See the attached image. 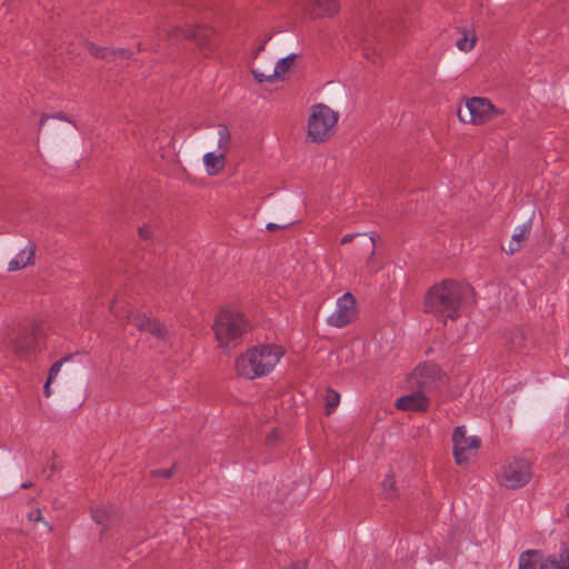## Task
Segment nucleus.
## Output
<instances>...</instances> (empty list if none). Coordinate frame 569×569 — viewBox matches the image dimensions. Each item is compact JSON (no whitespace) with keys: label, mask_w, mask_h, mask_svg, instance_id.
Here are the masks:
<instances>
[{"label":"nucleus","mask_w":569,"mask_h":569,"mask_svg":"<svg viewBox=\"0 0 569 569\" xmlns=\"http://www.w3.org/2000/svg\"><path fill=\"white\" fill-rule=\"evenodd\" d=\"M471 291V287L467 283L443 280L426 293L425 311L446 323L448 319L453 320L459 317L460 307Z\"/></svg>","instance_id":"f257e3e1"},{"label":"nucleus","mask_w":569,"mask_h":569,"mask_svg":"<svg viewBox=\"0 0 569 569\" xmlns=\"http://www.w3.org/2000/svg\"><path fill=\"white\" fill-rule=\"evenodd\" d=\"M283 356L281 347L260 345L247 350L236 360V370L246 379H256L269 375Z\"/></svg>","instance_id":"f03ea898"},{"label":"nucleus","mask_w":569,"mask_h":569,"mask_svg":"<svg viewBox=\"0 0 569 569\" xmlns=\"http://www.w3.org/2000/svg\"><path fill=\"white\" fill-rule=\"evenodd\" d=\"M249 328L248 319L242 312L229 309L217 315L212 327L219 346L222 348L236 347Z\"/></svg>","instance_id":"7ed1b4c3"},{"label":"nucleus","mask_w":569,"mask_h":569,"mask_svg":"<svg viewBox=\"0 0 569 569\" xmlns=\"http://www.w3.org/2000/svg\"><path fill=\"white\" fill-rule=\"evenodd\" d=\"M531 463L529 460L518 457L506 459L497 473L498 483L506 489H519L531 479Z\"/></svg>","instance_id":"20e7f679"},{"label":"nucleus","mask_w":569,"mask_h":569,"mask_svg":"<svg viewBox=\"0 0 569 569\" xmlns=\"http://www.w3.org/2000/svg\"><path fill=\"white\" fill-rule=\"evenodd\" d=\"M337 122V112L323 104L313 106L308 120V137L313 142H323L330 138Z\"/></svg>","instance_id":"39448f33"},{"label":"nucleus","mask_w":569,"mask_h":569,"mask_svg":"<svg viewBox=\"0 0 569 569\" xmlns=\"http://www.w3.org/2000/svg\"><path fill=\"white\" fill-rule=\"evenodd\" d=\"M43 339L44 333L40 326L24 327L12 340V350L19 359H28L41 350Z\"/></svg>","instance_id":"423d86ee"},{"label":"nucleus","mask_w":569,"mask_h":569,"mask_svg":"<svg viewBox=\"0 0 569 569\" xmlns=\"http://www.w3.org/2000/svg\"><path fill=\"white\" fill-rule=\"evenodd\" d=\"M501 111L487 98L473 97L467 100L466 108L458 110L460 121L465 123L482 124L500 116Z\"/></svg>","instance_id":"0eeeda50"},{"label":"nucleus","mask_w":569,"mask_h":569,"mask_svg":"<svg viewBox=\"0 0 569 569\" xmlns=\"http://www.w3.org/2000/svg\"><path fill=\"white\" fill-rule=\"evenodd\" d=\"M452 455L458 466H467L477 456L481 440L477 436H467L465 426H458L452 432Z\"/></svg>","instance_id":"6e6552de"},{"label":"nucleus","mask_w":569,"mask_h":569,"mask_svg":"<svg viewBox=\"0 0 569 569\" xmlns=\"http://www.w3.org/2000/svg\"><path fill=\"white\" fill-rule=\"evenodd\" d=\"M442 380L440 369L433 363L418 366L408 377L407 382L410 390L421 391L428 396L429 392L438 388Z\"/></svg>","instance_id":"1a4fd4ad"},{"label":"nucleus","mask_w":569,"mask_h":569,"mask_svg":"<svg viewBox=\"0 0 569 569\" xmlns=\"http://www.w3.org/2000/svg\"><path fill=\"white\" fill-rule=\"evenodd\" d=\"M159 36L166 37H174V38H183V39H192L197 46L203 51V54L207 57L210 52L213 51V42L211 40L213 36V31L209 28H192L189 27L187 29L176 27L169 31L162 30Z\"/></svg>","instance_id":"9d476101"},{"label":"nucleus","mask_w":569,"mask_h":569,"mask_svg":"<svg viewBox=\"0 0 569 569\" xmlns=\"http://www.w3.org/2000/svg\"><path fill=\"white\" fill-rule=\"evenodd\" d=\"M111 311L117 318H123L127 322H131L138 330L148 331L158 339H166L168 336L167 327L152 318L147 317L143 313L127 311L124 316L119 315L114 307H111Z\"/></svg>","instance_id":"9b49d317"},{"label":"nucleus","mask_w":569,"mask_h":569,"mask_svg":"<svg viewBox=\"0 0 569 569\" xmlns=\"http://www.w3.org/2000/svg\"><path fill=\"white\" fill-rule=\"evenodd\" d=\"M356 299L350 292H346L337 300L335 311L328 317L327 322L336 328H342L356 319Z\"/></svg>","instance_id":"f8f14e48"},{"label":"nucleus","mask_w":569,"mask_h":569,"mask_svg":"<svg viewBox=\"0 0 569 569\" xmlns=\"http://www.w3.org/2000/svg\"><path fill=\"white\" fill-rule=\"evenodd\" d=\"M398 410L426 412L430 406L428 396L421 391L411 390L409 393L398 398L395 403Z\"/></svg>","instance_id":"ddd939ff"},{"label":"nucleus","mask_w":569,"mask_h":569,"mask_svg":"<svg viewBox=\"0 0 569 569\" xmlns=\"http://www.w3.org/2000/svg\"><path fill=\"white\" fill-rule=\"evenodd\" d=\"M531 340L528 336V331L522 328H517L508 333L507 345L510 351L515 353H522L528 349Z\"/></svg>","instance_id":"4468645a"},{"label":"nucleus","mask_w":569,"mask_h":569,"mask_svg":"<svg viewBox=\"0 0 569 569\" xmlns=\"http://www.w3.org/2000/svg\"><path fill=\"white\" fill-rule=\"evenodd\" d=\"M540 569H569V548L562 546L558 553L549 555L541 560Z\"/></svg>","instance_id":"2eb2a0df"},{"label":"nucleus","mask_w":569,"mask_h":569,"mask_svg":"<svg viewBox=\"0 0 569 569\" xmlns=\"http://www.w3.org/2000/svg\"><path fill=\"white\" fill-rule=\"evenodd\" d=\"M531 222L530 220L518 226L509 241L508 248L505 249L507 253L513 254L522 248V243L526 241L530 233Z\"/></svg>","instance_id":"dca6fc26"},{"label":"nucleus","mask_w":569,"mask_h":569,"mask_svg":"<svg viewBox=\"0 0 569 569\" xmlns=\"http://www.w3.org/2000/svg\"><path fill=\"white\" fill-rule=\"evenodd\" d=\"M34 252V244L29 243L24 249L17 253L16 257L9 262L8 271H17L32 263Z\"/></svg>","instance_id":"f3484780"},{"label":"nucleus","mask_w":569,"mask_h":569,"mask_svg":"<svg viewBox=\"0 0 569 569\" xmlns=\"http://www.w3.org/2000/svg\"><path fill=\"white\" fill-rule=\"evenodd\" d=\"M203 163L208 174L216 176L220 173L224 168L226 154L224 152H208L203 156Z\"/></svg>","instance_id":"a211bd4d"},{"label":"nucleus","mask_w":569,"mask_h":569,"mask_svg":"<svg viewBox=\"0 0 569 569\" xmlns=\"http://www.w3.org/2000/svg\"><path fill=\"white\" fill-rule=\"evenodd\" d=\"M355 238L360 239L358 246L361 250L369 252L370 257L373 256L375 250H376L375 239L372 237H368L367 233L345 234L341 239V244L350 243Z\"/></svg>","instance_id":"6ab92c4d"},{"label":"nucleus","mask_w":569,"mask_h":569,"mask_svg":"<svg viewBox=\"0 0 569 569\" xmlns=\"http://www.w3.org/2000/svg\"><path fill=\"white\" fill-rule=\"evenodd\" d=\"M339 8L337 0H317L311 13L315 17L332 16L339 11Z\"/></svg>","instance_id":"aec40b11"},{"label":"nucleus","mask_w":569,"mask_h":569,"mask_svg":"<svg viewBox=\"0 0 569 569\" xmlns=\"http://www.w3.org/2000/svg\"><path fill=\"white\" fill-rule=\"evenodd\" d=\"M88 50L90 51V53L92 56H94L97 58H102V59L116 60L117 56H121L123 58L128 57L127 51L124 49L113 50V49H109V48H102V47L96 46L93 43L89 44Z\"/></svg>","instance_id":"412c9836"},{"label":"nucleus","mask_w":569,"mask_h":569,"mask_svg":"<svg viewBox=\"0 0 569 569\" xmlns=\"http://www.w3.org/2000/svg\"><path fill=\"white\" fill-rule=\"evenodd\" d=\"M539 556L540 555L537 550H527L522 552L519 557L518 569H536Z\"/></svg>","instance_id":"4be33fe9"},{"label":"nucleus","mask_w":569,"mask_h":569,"mask_svg":"<svg viewBox=\"0 0 569 569\" xmlns=\"http://www.w3.org/2000/svg\"><path fill=\"white\" fill-rule=\"evenodd\" d=\"M295 58H296V56L291 54V56H288L286 58L278 60L276 66L272 68L271 76H276L277 79H281L290 69Z\"/></svg>","instance_id":"5701e85b"},{"label":"nucleus","mask_w":569,"mask_h":569,"mask_svg":"<svg viewBox=\"0 0 569 569\" xmlns=\"http://www.w3.org/2000/svg\"><path fill=\"white\" fill-rule=\"evenodd\" d=\"M477 38L473 31H465L462 37L456 42L459 50L463 52L470 51L476 44Z\"/></svg>","instance_id":"b1692460"},{"label":"nucleus","mask_w":569,"mask_h":569,"mask_svg":"<svg viewBox=\"0 0 569 569\" xmlns=\"http://www.w3.org/2000/svg\"><path fill=\"white\" fill-rule=\"evenodd\" d=\"M325 401H326V405H325L326 415L329 416L338 407V405L340 402V395L337 391H335L333 389H328L326 391Z\"/></svg>","instance_id":"393cba45"},{"label":"nucleus","mask_w":569,"mask_h":569,"mask_svg":"<svg viewBox=\"0 0 569 569\" xmlns=\"http://www.w3.org/2000/svg\"><path fill=\"white\" fill-rule=\"evenodd\" d=\"M230 131L226 124H219L218 126V147L221 150V152H227L228 144L230 141Z\"/></svg>","instance_id":"a878e982"},{"label":"nucleus","mask_w":569,"mask_h":569,"mask_svg":"<svg viewBox=\"0 0 569 569\" xmlns=\"http://www.w3.org/2000/svg\"><path fill=\"white\" fill-rule=\"evenodd\" d=\"M91 517L94 522L98 525H106L109 521L110 515L109 511L104 508H96L91 511Z\"/></svg>","instance_id":"bb28decb"},{"label":"nucleus","mask_w":569,"mask_h":569,"mask_svg":"<svg viewBox=\"0 0 569 569\" xmlns=\"http://www.w3.org/2000/svg\"><path fill=\"white\" fill-rule=\"evenodd\" d=\"M252 74L258 82H272L277 80L276 76L272 74V68L268 71H261L259 68L252 69Z\"/></svg>","instance_id":"cd10ccee"},{"label":"nucleus","mask_w":569,"mask_h":569,"mask_svg":"<svg viewBox=\"0 0 569 569\" xmlns=\"http://www.w3.org/2000/svg\"><path fill=\"white\" fill-rule=\"evenodd\" d=\"M71 358H72V356H66V357H63L62 359H60V360L56 361V362L51 366V368H50V370H49V375H48V382H52V381L56 379V377H57V376H58V373L60 372L61 367L63 366V363H64V362L70 361V360H71Z\"/></svg>","instance_id":"c85d7f7f"},{"label":"nucleus","mask_w":569,"mask_h":569,"mask_svg":"<svg viewBox=\"0 0 569 569\" xmlns=\"http://www.w3.org/2000/svg\"><path fill=\"white\" fill-rule=\"evenodd\" d=\"M396 481L393 476L387 475L386 478L381 482L382 492L386 497H391L395 492Z\"/></svg>","instance_id":"c756f323"},{"label":"nucleus","mask_w":569,"mask_h":569,"mask_svg":"<svg viewBox=\"0 0 569 569\" xmlns=\"http://www.w3.org/2000/svg\"><path fill=\"white\" fill-rule=\"evenodd\" d=\"M174 469H176V463L172 465V467L168 468V469H162V470H152L151 471V475L153 477H162V478H170L172 477L173 472H174Z\"/></svg>","instance_id":"7c9ffc66"},{"label":"nucleus","mask_w":569,"mask_h":569,"mask_svg":"<svg viewBox=\"0 0 569 569\" xmlns=\"http://www.w3.org/2000/svg\"><path fill=\"white\" fill-rule=\"evenodd\" d=\"M49 118H57L64 121H70L62 112L56 113L54 116L42 114L39 122V129H41Z\"/></svg>","instance_id":"2f4dec72"},{"label":"nucleus","mask_w":569,"mask_h":569,"mask_svg":"<svg viewBox=\"0 0 569 569\" xmlns=\"http://www.w3.org/2000/svg\"><path fill=\"white\" fill-rule=\"evenodd\" d=\"M28 518H29L30 521H36V522L43 521V517L41 515V510L40 509H36L34 511L30 512L28 515Z\"/></svg>","instance_id":"473e14b6"},{"label":"nucleus","mask_w":569,"mask_h":569,"mask_svg":"<svg viewBox=\"0 0 569 569\" xmlns=\"http://www.w3.org/2000/svg\"><path fill=\"white\" fill-rule=\"evenodd\" d=\"M290 224H291V222H288V223L282 224V226L277 224V223H273V222H269V223H267V227H266V228H267V230H269V231H276V230H278V229H283V228H286V227H288V226H290Z\"/></svg>","instance_id":"72a5a7b5"},{"label":"nucleus","mask_w":569,"mask_h":569,"mask_svg":"<svg viewBox=\"0 0 569 569\" xmlns=\"http://www.w3.org/2000/svg\"><path fill=\"white\" fill-rule=\"evenodd\" d=\"M139 234L143 239H149L151 234V230L148 226H142L139 228Z\"/></svg>","instance_id":"f704fd0d"},{"label":"nucleus","mask_w":569,"mask_h":569,"mask_svg":"<svg viewBox=\"0 0 569 569\" xmlns=\"http://www.w3.org/2000/svg\"><path fill=\"white\" fill-rule=\"evenodd\" d=\"M277 439H278V436H277V432L276 431H271L270 433H268V436L266 437V442L271 446L273 443L277 442Z\"/></svg>","instance_id":"c9c22d12"},{"label":"nucleus","mask_w":569,"mask_h":569,"mask_svg":"<svg viewBox=\"0 0 569 569\" xmlns=\"http://www.w3.org/2000/svg\"><path fill=\"white\" fill-rule=\"evenodd\" d=\"M286 569H307V565L305 562H296Z\"/></svg>","instance_id":"e433bc0d"},{"label":"nucleus","mask_w":569,"mask_h":569,"mask_svg":"<svg viewBox=\"0 0 569 569\" xmlns=\"http://www.w3.org/2000/svg\"><path fill=\"white\" fill-rule=\"evenodd\" d=\"M52 382H48V380L46 381L44 386H43V393L46 397H50L51 396V389H50V385Z\"/></svg>","instance_id":"4c0bfd02"},{"label":"nucleus","mask_w":569,"mask_h":569,"mask_svg":"<svg viewBox=\"0 0 569 569\" xmlns=\"http://www.w3.org/2000/svg\"><path fill=\"white\" fill-rule=\"evenodd\" d=\"M357 36L360 38V40H361L362 42H365V43H369V38L371 37V31H370V32H368V33H366V34H360V33H359V34H357Z\"/></svg>","instance_id":"58836bf2"},{"label":"nucleus","mask_w":569,"mask_h":569,"mask_svg":"<svg viewBox=\"0 0 569 569\" xmlns=\"http://www.w3.org/2000/svg\"><path fill=\"white\" fill-rule=\"evenodd\" d=\"M30 486H31V483H23V485H22V488H24V489H26V488H29Z\"/></svg>","instance_id":"ea45409f"},{"label":"nucleus","mask_w":569,"mask_h":569,"mask_svg":"<svg viewBox=\"0 0 569 569\" xmlns=\"http://www.w3.org/2000/svg\"><path fill=\"white\" fill-rule=\"evenodd\" d=\"M44 525L49 530H52V527L48 522H44Z\"/></svg>","instance_id":"a19ab883"},{"label":"nucleus","mask_w":569,"mask_h":569,"mask_svg":"<svg viewBox=\"0 0 569 569\" xmlns=\"http://www.w3.org/2000/svg\"><path fill=\"white\" fill-rule=\"evenodd\" d=\"M264 44L259 46V50H263Z\"/></svg>","instance_id":"79ce46f5"}]
</instances>
